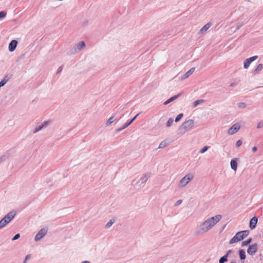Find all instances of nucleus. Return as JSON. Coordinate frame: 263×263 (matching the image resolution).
I'll return each mask as SVG.
<instances>
[{
  "label": "nucleus",
  "instance_id": "1",
  "mask_svg": "<svg viewBox=\"0 0 263 263\" xmlns=\"http://www.w3.org/2000/svg\"><path fill=\"white\" fill-rule=\"evenodd\" d=\"M221 215H216L208 218L197 226L195 232V235L200 236L207 233L216 226L221 219Z\"/></svg>",
  "mask_w": 263,
  "mask_h": 263
},
{
  "label": "nucleus",
  "instance_id": "45",
  "mask_svg": "<svg viewBox=\"0 0 263 263\" xmlns=\"http://www.w3.org/2000/svg\"><path fill=\"white\" fill-rule=\"evenodd\" d=\"M235 85V83H232L230 85L231 86H233Z\"/></svg>",
  "mask_w": 263,
  "mask_h": 263
},
{
  "label": "nucleus",
  "instance_id": "19",
  "mask_svg": "<svg viewBox=\"0 0 263 263\" xmlns=\"http://www.w3.org/2000/svg\"><path fill=\"white\" fill-rule=\"evenodd\" d=\"M231 167L232 170L236 171L237 168V162L235 159L231 160L230 162Z\"/></svg>",
  "mask_w": 263,
  "mask_h": 263
},
{
  "label": "nucleus",
  "instance_id": "39",
  "mask_svg": "<svg viewBox=\"0 0 263 263\" xmlns=\"http://www.w3.org/2000/svg\"><path fill=\"white\" fill-rule=\"evenodd\" d=\"M182 202V200L181 199H179L176 201V202L175 204V206H178L180 204H181Z\"/></svg>",
  "mask_w": 263,
  "mask_h": 263
},
{
  "label": "nucleus",
  "instance_id": "40",
  "mask_svg": "<svg viewBox=\"0 0 263 263\" xmlns=\"http://www.w3.org/2000/svg\"><path fill=\"white\" fill-rule=\"evenodd\" d=\"M88 24V21H84L83 23V26L85 27L86 26H87Z\"/></svg>",
  "mask_w": 263,
  "mask_h": 263
},
{
  "label": "nucleus",
  "instance_id": "41",
  "mask_svg": "<svg viewBox=\"0 0 263 263\" xmlns=\"http://www.w3.org/2000/svg\"><path fill=\"white\" fill-rule=\"evenodd\" d=\"M30 258V255H27L26 257H25V260H24V263H26V261Z\"/></svg>",
  "mask_w": 263,
  "mask_h": 263
},
{
  "label": "nucleus",
  "instance_id": "15",
  "mask_svg": "<svg viewBox=\"0 0 263 263\" xmlns=\"http://www.w3.org/2000/svg\"><path fill=\"white\" fill-rule=\"evenodd\" d=\"M195 68H192L189 70H188L182 77L181 78V80H183L186 78H187L189 76H190L195 71Z\"/></svg>",
  "mask_w": 263,
  "mask_h": 263
},
{
  "label": "nucleus",
  "instance_id": "28",
  "mask_svg": "<svg viewBox=\"0 0 263 263\" xmlns=\"http://www.w3.org/2000/svg\"><path fill=\"white\" fill-rule=\"evenodd\" d=\"M114 119L113 117L109 118L106 123V125L108 126V125H110L112 123L114 122Z\"/></svg>",
  "mask_w": 263,
  "mask_h": 263
},
{
  "label": "nucleus",
  "instance_id": "37",
  "mask_svg": "<svg viewBox=\"0 0 263 263\" xmlns=\"http://www.w3.org/2000/svg\"><path fill=\"white\" fill-rule=\"evenodd\" d=\"M20 237V235L19 234H16L12 239V241L16 240L18 239Z\"/></svg>",
  "mask_w": 263,
  "mask_h": 263
},
{
  "label": "nucleus",
  "instance_id": "35",
  "mask_svg": "<svg viewBox=\"0 0 263 263\" xmlns=\"http://www.w3.org/2000/svg\"><path fill=\"white\" fill-rule=\"evenodd\" d=\"M6 13L5 11H1L0 12V19L4 18L6 16Z\"/></svg>",
  "mask_w": 263,
  "mask_h": 263
},
{
  "label": "nucleus",
  "instance_id": "24",
  "mask_svg": "<svg viewBox=\"0 0 263 263\" xmlns=\"http://www.w3.org/2000/svg\"><path fill=\"white\" fill-rule=\"evenodd\" d=\"M115 220L114 219L110 220L105 226V228L106 229H108L112 226V225L114 223Z\"/></svg>",
  "mask_w": 263,
  "mask_h": 263
},
{
  "label": "nucleus",
  "instance_id": "44",
  "mask_svg": "<svg viewBox=\"0 0 263 263\" xmlns=\"http://www.w3.org/2000/svg\"><path fill=\"white\" fill-rule=\"evenodd\" d=\"M231 263H236V260H233L231 261Z\"/></svg>",
  "mask_w": 263,
  "mask_h": 263
},
{
  "label": "nucleus",
  "instance_id": "43",
  "mask_svg": "<svg viewBox=\"0 0 263 263\" xmlns=\"http://www.w3.org/2000/svg\"><path fill=\"white\" fill-rule=\"evenodd\" d=\"M62 66H60L57 70V73H60L61 71H62Z\"/></svg>",
  "mask_w": 263,
  "mask_h": 263
},
{
  "label": "nucleus",
  "instance_id": "25",
  "mask_svg": "<svg viewBox=\"0 0 263 263\" xmlns=\"http://www.w3.org/2000/svg\"><path fill=\"white\" fill-rule=\"evenodd\" d=\"M7 223L5 222L4 220L3 219V218L0 220V230L4 228L5 226L7 225Z\"/></svg>",
  "mask_w": 263,
  "mask_h": 263
},
{
  "label": "nucleus",
  "instance_id": "20",
  "mask_svg": "<svg viewBox=\"0 0 263 263\" xmlns=\"http://www.w3.org/2000/svg\"><path fill=\"white\" fill-rule=\"evenodd\" d=\"M239 258L241 260H244L246 258V253H245V251H244V250H243V249L239 250Z\"/></svg>",
  "mask_w": 263,
  "mask_h": 263
},
{
  "label": "nucleus",
  "instance_id": "2",
  "mask_svg": "<svg viewBox=\"0 0 263 263\" xmlns=\"http://www.w3.org/2000/svg\"><path fill=\"white\" fill-rule=\"evenodd\" d=\"M194 125V121L192 119H189L184 122L178 129L179 134L183 135L186 132L192 129Z\"/></svg>",
  "mask_w": 263,
  "mask_h": 263
},
{
  "label": "nucleus",
  "instance_id": "6",
  "mask_svg": "<svg viewBox=\"0 0 263 263\" xmlns=\"http://www.w3.org/2000/svg\"><path fill=\"white\" fill-rule=\"evenodd\" d=\"M240 128V125L238 123L234 124L231 128L228 130V134L230 135H232L236 133Z\"/></svg>",
  "mask_w": 263,
  "mask_h": 263
},
{
  "label": "nucleus",
  "instance_id": "27",
  "mask_svg": "<svg viewBox=\"0 0 263 263\" xmlns=\"http://www.w3.org/2000/svg\"><path fill=\"white\" fill-rule=\"evenodd\" d=\"M166 146H167L166 142L165 141H162V142L159 144V146H158V148H160V149L164 148H165Z\"/></svg>",
  "mask_w": 263,
  "mask_h": 263
},
{
  "label": "nucleus",
  "instance_id": "34",
  "mask_svg": "<svg viewBox=\"0 0 263 263\" xmlns=\"http://www.w3.org/2000/svg\"><path fill=\"white\" fill-rule=\"evenodd\" d=\"M238 106L239 108H244L246 107V105L245 103L241 102V103H238Z\"/></svg>",
  "mask_w": 263,
  "mask_h": 263
},
{
  "label": "nucleus",
  "instance_id": "42",
  "mask_svg": "<svg viewBox=\"0 0 263 263\" xmlns=\"http://www.w3.org/2000/svg\"><path fill=\"white\" fill-rule=\"evenodd\" d=\"M257 148L256 146H254L252 148V152H254V153L256 152L257 151Z\"/></svg>",
  "mask_w": 263,
  "mask_h": 263
},
{
  "label": "nucleus",
  "instance_id": "22",
  "mask_svg": "<svg viewBox=\"0 0 263 263\" xmlns=\"http://www.w3.org/2000/svg\"><path fill=\"white\" fill-rule=\"evenodd\" d=\"M263 68V65L262 64H259L256 68L254 70V72H253V73L254 74H256V73H258L260 71H261L262 70Z\"/></svg>",
  "mask_w": 263,
  "mask_h": 263
},
{
  "label": "nucleus",
  "instance_id": "26",
  "mask_svg": "<svg viewBox=\"0 0 263 263\" xmlns=\"http://www.w3.org/2000/svg\"><path fill=\"white\" fill-rule=\"evenodd\" d=\"M203 102H204V100H202V99L196 100V101L194 102V103L193 104V107H195L198 105L200 104V103H202Z\"/></svg>",
  "mask_w": 263,
  "mask_h": 263
},
{
  "label": "nucleus",
  "instance_id": "29",
  "mask_svg": "<svg viewBox=\"0 0 263 263\" xmlns=\"http://www.w3.org/2000/svg\"><path fill=\"white\" fill-rule=\"evenodd\" d=\"M251 240H252V238H250L246 241H243L242 242V247H244V246H246L249 245L251 242Z\"/></svg>",
  "mask_w": 263,
  "mask_h": 263
},
{
  "label": "nucleus",
  "instance_id": "9",
  "mask_svg": "<svg viewBox=\"0 0 263 263\" xmlns=\"http://www.w3.org/2000/svg\"><path fill=\"white\" fill-rule=\"evenodd\" d=\"M257 251V245L255 243L252 245L249 246L247 252L251 255H254Z\"/></svg>",
  "mask_w": 263,
  "mask_h": 263
},
{
  "label": "nucleus",
  "instance_id": "32",
  "mask_svg": "<svg viewBox=\"0 0 263 263\" xmlns=\"http://www.w3.org/2000/svg\"><path fill=\"white\" fill-rule=\"evenodd\" d=\"M209 148V146H204L200 151V153L201 154H203L204 153H205Z\"/></svg>",
  "mask_w": 263,
  "mask_h": 263
},
{
  "label": "nucleus",
  "instance_id": "16",
  "mask_svg": "<svg viewBox=\"0 0 263 263\" xmlns=\"http://www.w3.org/2000/svg\"><path fill=\"white\" fill-rule=\"evenodd\" d=\"M181 93H179L171 98H170L169 99H168L167 100H166L164 103V105H167L168 104V103H171V102L175 100L176 99H177V98H178L180 96H181Z\"/></svg>",
  "mask_w": 263,
  "mask_h": 263
},
{
  "label": "nucleus",
  "instance_id": "5",
  "mask_svg": "<svg viewBox=\"0 0 263 263\" xmlns=\"http://www.w3.org/2000/svg\"><path fill=\"white\" fill-rule=\"evenodd\" d=\"M85 47V43L84 41H81L77 44L73 48H72L68 52V54L71 55L78 53L82 50Z\"/></svg>",
  "mask_w": 263,
  "mask_h": 263
},
{
  "label": "nucleus",
  "instance_id": "12",
  "mask_svg": "<svg viewBox=\"0 0 263 263\" xmlns=\"http://www.w3.org/2000/svg\"><path fill=\"white\" fill-rule=\"evenodd\" d=\"M150 177L149 174H145L143 175L140 178L139 182H138V183H140V184L138 185V186H141V184H144L145 183L148 178Z\"/></svg>",
  "mask_w": 263,
  "mask_h": 263
},
{
  "label": "nucleus",
  "instance_id": "31",
  "mask_svg": "<svg viewBox=\"0 0 263 263\" xmlns=\"http://www.w3.org/2000/svg\"><path fill=\"white\" fill-rule=\"evenodd\" d=\"M173 123V120L172 118L168 119L166 123V126L167 127H170Z\"/></svg>",
  "mask_w": 263,
  "mask_h": 263
},
{
  "label": "nucleus",
  "instance_id": "13",
  "mask_svg": "<svg viewBox=\"0 0 263 263\" xmlns=\"http://www.w3.org/2000/svg\"><path fill=\"white\" fill-rule=\"evenodd\" d=\"M258 219L257 217H253L250 221V228L251 229H254L257 223Z\"/></svg>",
  "mask_w": 263,
  "mask_h": 263
},
{
  "label": "nucleus",
  "instance_id": "8",
  "mask_svg": "<svg viewBox=\"0 0 263 263\" xmlns=\"http://www.w3.org/2000/svg\"><path fill=\"white\" fill-rule=\"evenodd\" d=\"M15 214L16 213L15 211H10L3 218V219L4 220L5 222L7 223V224H9L14 218Z\"/></svg>",
  "mask_w": 263,
  "mask_h": 263
},
{
  "label": "nucleus",
  "instance_id": "4",
  "mask_svg": "<svg viewBox=\"0 0 263 263\" xmlns=\"http://www.w3.org/2000/svg\"><path fill=\"white\" fill-rule=\"evenodd\" d=\"M193 178V175L187 174L180 180L178 183L179 187L182 188L185 187Z\"/></svg>",
  "mask_w": 263,
  "mask_h": 263
},
{
  "label": "nucleus",
  "instance_id": "11",
  "mask_svg": "<svg viewBox=\"0 0 263 263\" xmlns=\"http://www.w3.org/2000/svg\"><path fill=\"white\" fill-rule=\"evenodd\" d=\"M139 113L137 114L131 120H130L129 121L125 123L122 127L118 128L117 129V132H121L122 130H123L124 129H125L126 127H127L129 125H130L134 122V121L136 119V118L139 116Z\"/></svg>",
  "mask_w": 263,
  "mask_h": 263
},
{
  "label": "nucleus",
  "instance_id": "21",
  "mask_svg": "<svg viewBox=\"0 0 263 263\" xmlns=\"http://www.w3.org/2000/svg\"><path fill=\"white\" fill-rule=\"evenodd\" d=\"M210 26H211V24L209 23L205 24L200 30V32L201 33H203L206 32L208 30V29L210 27Z\"/></svg>",
  "mask_w": 263,
  "mask_h": 263
},
{
  "label": "nucleus",
  "instance_id": "23",
  "mask_svg": "<svg viewBox=\"0 0 263 263\" xmlns=\"http://www.w3.org/2000/svg\"><path fill=\"white\" fill-rule=\"evenodd\" d=\"M9 81V79L7 76L4 77L0 82V87L4 86Z\"/></svg>",
  "mask_w": 263,
  "mask_h": 263
},
{
  "label": "nucleus",
  "instance_id": "18",
  "mask_svg": "<svg viewBox=\"0 0 263 263\" xmlns=\"http://www.w3.org/2000/svg\"><path fill=\"white\" fill-rule=\"evenodd\" d=\"M231 252H232V251L229 250L227 252L226 255L221 257L219 260V263H224L225 262H226L228 260V256L229 254H230Z\"/></svg>",
  "mask_w": 263,
  "mask_h": 263
},
{
  "label": "nucleus",
  "instance_id": "3",
  "mask_svg": "<svg viewBox=\"0 0 263 263\" xmlns=\"http://www.w3.org/2000/svg\"><path fill=\"white\" fill-rule=\"evenodd\" d=\"M249 234V231L245 230L237 232L230 240L229 243L233 244L240 241L246 238Z\"/></svg>",
  "mask_w": 263,
  "mask_h": 263
},
{
  "label": "nucleus",
  "instance_id": "38",
  "mask_svg": "<svg viewBox=\"0 0 263 263\" xmlns=\"http://www.w3.org/2000/svg\"><path fill=\"white\" fill-rule=\"evenodd\" d=\"M244 25V23H238L236 28V30H238L241 26H242Z\"/></svg>",
  "mask_w": 263,
  "mask_h": 263
},
{
  "label": "nucleus",
  "instance_id": "14",
  "mask_svg": "<svg viewBox=\"0 0 263 263\" xmlns=\"http://www.w3.org/2000/svg\"><path fill=\"white\" fill-rule=\"evenodd\" d=\"M17 42L16 40H12L9 44V50L10 51H13L16 47Z\"/></svg>",
  "mask_w": 263,
  "mask_h": 263
},
{
  "label": "nucleus",
  "instance_id": "33",
  "mask_svg": "<svg viewBox=\"0 0 263 263\" xmlns=\"http://www.w3.org/2000/svg\"><path fill=\"white\" fill-rule=\"evenodd\" d=\"M256 127L257 129H259V128L263 127V120L260 121L257 124Z\"/></svg>",
  "mask_w": 263,
  "mask_h": 263
},
{
  "label": "nucleus",
  "instance_id": "7",
  "mask_svg": "<svg viewBox=\"0 0 263 263\" xmlns=\"http://www.w3.org/2000/svg\"><path fill=\"white\" fill-rule=\"evenodd\" d=\"M47 233V229H46L45 228H43V229H41L39 231V232L36 234V235H35V236L34 237V240L35 241H38L40 240L44 236H45L46 235Z\"/></svg>",
  "mask_w": 263,
  "mask_h": 263
},
{
  "label": "nucleus",
  "instance_id": "17",
  "mask_svg": "<svg viewBox=\"0 0 263 263\" xmlns=\"http://www.w3.org/2000/svg\"><path fill=\"white\" fill-rule=\"evenodd\" d=\"M47 124H48V122H45L41 125H40L38 126L37 127H36V128H35L33 130V133L34 134H35V133L39 132L40 130L42 129L44 126H47Z\"/></svg>",
  "mask_w": 263,
  "mask_h": 263
},
{
  "label": "nucleus",
  "instance_id": "30",
  "mask_svg": "<svg viewBox=\"0 0 263 263\" xmlns=\"http://www.w3.org/2000/svg\"><path fill=\"white\" fill-rule=\"evenodd\" d=\"M183 114H179V115L176 117V119H175V121L176 122H178V121H179L181 120V119L183 117Z\"/></svg>",
  "mask_w": 263,
  "mask_h": 263
},
{
  "label": "nucleus",
  "instance_id": "10",
  "mask_svg": "<svg viewBox=\"0 0 263 263\" xmlns=\"http://www.w3.org/2000/svg\"><path fill=\"white\" fill-rule=\"evenodd\" d=\"M258 57L257 55H254L252 57H251L250 58L247 59L243 62V66L244 68L247 69L249 67L250 64L253 62L254 61L256 60L257 59Z\"/></svg>",
  "mask_w": 263,
  "mask_h": 263
},
{
  "label": "nucleus",
  "instance_id": "36",
  "mask_svg": "<svg viewBox=\"0 0 263 263\" xmlns=\"http://www.w3.org/2000/svg\"><path fill=\"white\" fill-rule=\"evenodd\" d=\"M242 144V141L241 140H238L236 142V146L238 147Z\"/></svg>",
  "mask_w": 263,
  "mask_h": 263
}]
</instances>
